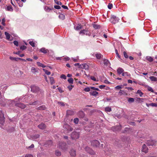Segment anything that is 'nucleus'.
<instances>
[{
    "label": "nucleus",
    "instance_id": "1",
    "mask_svg": "<svg viewBox=\"0 0 157 157\" xmlns=\"http://www.w3.org/2000/svg\"><path fill=\"white\" fill-rule=\"evenodd\" d=\"M119 19L114 15H111L110 19V22L112 24H115L118 23Z\"/></svg>",
    "mask_w": 157,
    "mask_h": 157
},
{
    "label": "nucleus",
    "instance_id": "2",
    "mask_svg": "<svg viewBox=\"0 0 157 157\" xmlns=\"http://www.w3.org/2000/svg\"><path fill=\"white\" fill-rule=\"evenodd\" d=\"M5 122V117L4 114L2 110H0V127L3 128L2 127Z\"/></svg>",
    "mask_w": 157,
    "mask_h": 157
},
{
    "label": "nucleus",
    "instance_id": "3",
    "mask_svg": "<svg viewBox=\"0 0 157 157\" xmlns=\"http://www.w3.org/2000/svg\"><path fill=\"white\" fill-rule=\"evenodd\" d=\"M59 147L63 151H67V150L68 147L66 144L63 142H61L59 144Z\"/></svg>",
    "mask_w": 157,
    "mask_h": 157
},
{
    "label": "nucleus",
    "instance_id": "4",
    "mask_svg": "<svg viewBox=\"0 0 157 157\" xmlns=\"http://www.w3.org/2000/svg\"><path fill=\"white\" fill-rule=\"evenodd\" d=\"M79 33L82 35L85 34L89 36H90L91 35V33L88 29L81 30L80 31Z\"/></svg>",
    "mask_w": 157,
    "mask_h": 157
},
{
    "label": "nucleus",
    "instance_id": "5",
    "mask_svg": "<svg viewBox=\"0 0 157 157\" xmlns=\"http://www.w3.org/2000/svg\"><path fill=\"white\" fill-rule=\"evenodd\" d=\"M31 91L33 93H37L40 91L39 87L35 85H33L31 86Z\"/></svg>",
    "mask_w": 157,
    "mask_h": 157
},
{
    "label": "nucleus",
    "instance_id": "6",
    "mask_svg": "<svg viewBox=\"0 0 157 157\" xmlns=\"http://www.w3.org/2000/svg\"><path fill=\"white\" fill-rule=\"evenodd\" d=\"M79 133L76 132H73L71 134V138L73 139H78L79 137Z\"/></svg>",
    "mask_w": 157,
    "mask_h": 157
},
{
    "label": "nucleus",
    "instance_id": "7",
    "mask_svg": "<svg viewBox=\"0 0 157 157\" xmlns=\"http://www.w3.org/2000/svg\"><path fill=\"white\" fill-rule=\"evenodd\" d=\"M63 128L68 132L71 131L73 130L72 128L67 124H65L63 125Z\"/></svg>",
    "mask_w": 157,
    "mask_h": 157
},
{
    "label": "nucleus",
    "instance_id": "8",
    "mask_svg": "<svg viewBox=\"0 0 157 157\" xmlns=\"http://www.w3.org/2000/svg\"><path fill=\"white\" fill-rule=\"evenodd\" d=\"M91 145L93 146L98 147L99 145V142L97 140H93L91 142Z\"/></svg>",
    "mask_w": 157,
    "mask_h": 157
},
{
    "label": "nucleus",
    "instance_id": "9",
    "mask_svg": "<svg viewBox=\"0 0 157 157\" xmlns=\"http://www.w3.org/2000/svg\"><path fill=\"white\" fill-rule=\"evenodd\" d=\"M122 128L121 126L120 125H117L112 128V129L114 131L120 130Z\"/></svg>",
    "mask_w": 157,
    "mask_h": 157
},
{
    "label": "nucleus",
    "instance_id": "10",
    "mask_svg": "<svg viewBox=\"0 0 157 157\" xmlns=\"http://www.w3.org/2000/svg\"><path fill=\"white\" fill-rule=\"evenodd\" d=\"M148 148L145 144H144L142 146V151L145 153H147L148 152Z\"/></svg>",
    "mask_w": 157,
    "mask_h": 157
},
{
    "label": "nucleus",
    "instance_id": "11",
    "mask_svg": "<svg viewBox=\"0 0 157 157\" xmlns=\"http://www.w3.org/2000/svg\"><path fill=\"white\" fill-rule=\"evenodd\" d=\"M85 150L88 153H89L93 155L94 154V152L89 147H86L85 148Z\"/></svg>",
    "mask_w": 157,
    "mask_h": 157
},
{
    "label": "nucleus",
    "instance_id": "12",
    "mask_svg": "<svg viewBox=\"0 0 157 157\" xmlns=\"http://www.w3.org/2000/svg\"><path fill=\"white\" fill-rule=\"evenodd\" d=\"M78 117L81 118H83L85 116V114L82 111H79L78 113Z\"/></svg>",
    "mask_w": 157,
    "mask_h": 157
},
{
    "label": "nucleus",
    "instance_id": "13",
    "mask_svg": "<svg viewBox=\"0 0 157 157\" xmlns=\"http://www.w3.org/2000/svg\"><path fill=\"white\" fill-rule=\"evenodd\" d=\"M15 105L22 109H24L25 108L26 106L25 105L22 103H21L16 104Z\"/></svg>",
    "mask_w": 157,
    "mask_h": 157
},
{
    "label": "nucleus",
    "instance_id": "14",
    "mask_svg": "<svg viewBox=\"0 0 157 157\" xmlns=\"http://www.w3.org/2000/svg\"><path fill=\"white\" fill-rule=\"evenodd\" d=\"M45 10L47 12H50L51 10H53V8L52 7L51 8L49 7L48 6H45L44 7Z\"/></svg>",
    "mask_w": 157,
    "mask_h": 157
},
{
    "label": "nucleus",
    "instance_id": "15",
    "mask_svg": "<svg viewBox=\"0 0 157 157\" xmlns=\"http://www.w3.org/2000/svg\"><path fill=\"white\" fill-rule=\"evenodd\" d=\"M70 155L72 156H75L76 155L75 151L74 149H71L70 152Z\"/></svg>",
    "mask_w": 157,
    "mask_h": 157
},
{
    "label": "nucleus",
    "instance_id": "16",
    "mask_svg": "<svg viewBox=\"0 0 157 157\" xmlns=\"http://www.w3.org/2000/svg\"><path fill=\"white\" fill-rule=\"evenodd\" d=\"M104 65L108 66L110 64L109 61L107 59H103Z\"/></svg>",
    "mask_w": 157,
    "mask_h": 157
},
{
    "label": "nucleus",
    "instance_id": "17",
    "mask_svg": "<svg viewBox=\"0 0 157 157\" xmlns=\"http://www.w3.org/2000/svg\"><path fill=\"white\" fill-rule=\"evenodd\" d=\"M67 115H72L74 114V112L72 110H68L67 111Z\"/></svg>",
    "mask_w": 157,
    "mask_h": 157
},
{
    "label": "nucleus",
    "instance_id": "18",
    "mask_svg": "<svg viewBox=\"0 0 157 157\" xmlns=\"http://www.w3.org/2000/svg\"><path fill=\"white\" fill-rule=\"evenodd\" d=\"M98 94V92L95 91H91L90 92V95L94 96H97Z\"/></svg>",
    "mask_w": 157,
    "mask_h": 157
},
{
    "label": "nucleus",
    "instance_id": "19",
    "mask_svg": "<svg viewBox=\"0 0 157 157\" xmlns=\"http://www.w3.org/2000/svg\"><path fill=\"white\" fill-rule=\"evenodd\" d=\"M38 127L40 129H43L45 128L46 125L43 123H41L38 125Z\"/></svg>",
    "mask_w": 157,
    "mask_h": 157
},
{
    "label": "nucleus",
    "instance_id": "20",
    "mask_svg": "<svg viewBox=\"0 0 157 157\" xmlns=\"http://www.w3.org/2000/svg\"><path fill=\"white\" fill-rule=\"evenodd\" d=\"M96 58L98 59H100L102 57L103 55L101 54L100 53H97L95 54Z\"/></svg>",
    "mask_w": 157,
    "mask_h": 157
},
{
    "label": "nucleus",
    "instance_id": "21",
    "mask_svg": "<svg viewBox=\"0 0 157 157\" xmlns=\"http://www.w3.org/2000/svg\"><path fill=\"white\" fill-rule=\"evenodd\" d=\"M117 71L118 74L120 75L123 72L124 70L122 68L119 67L117 69Z\"/></svg>",
    "mask_w": 157,
    "mask_h": 157
},
{
    "label": "nucleus",
    "instance_id": "22",
    "mask_svg": "<svg viewBox=\"0 0 157 157\" xmlns=\"http://www.w3.org/2000/svg\"><path fill=\"white\" fill-rule=\"evenodd\" d=\"M46 107L44 105H42L37 108L38 110H44L46 109Z\"/></svg>",
    "mask_w": 157,
    "mask_h": 157
},
{
    "label": "nucleus",
    "instance_id": "23",
    "mask_svg": "<svg viewBox=\"0 0 157 157\" xmlns=\"http://www.w3.org/2000/svg\"><path fill=\"white\" fill-rule=\"evenodd\" d=\"M122 75L126 78L128 77H129L130 76V74H129L128 72H124L122 74Z\"/></svg>",
    "mask_w": 157,
    "mask_h": 157
},
{
    "label": "nucleus",
    "instance_id": "24",
    "mask_svg": "<svg viewBox=\"0 0 157 157\" xmlns=\"http://www.w3.org/2000/svg\"><path fill=\"white\" fill-rule=\"evenodd\" d=\"M136 101L139 103L142 102H144V99L139 98H136L135 99Z\"/></svg>",
    "mask_w": 157,
    "mask_h": 157
},
{
    "label": "nucleus",
    "instance_id": "25",
    "mask_svg": "<svg viewBox=\"0 0 157 157\" xmlns=\"http://www.w3.org/2000/svg\"><path fill=\"white\" fill-rule=\"evenodd\" d=\"M146 59L150 62H151L153 60V58L151 56H147L146 57Z\"/></svg>",
    "mask_w": 157,
    "mask_h": 157
},
{
    "label": "nucleus",
    "instance_id": "26",
    "mask_svg": "<svg viewBox=\"0 0 157 157\" xmlns=\"http://www.w3.org/2000/svg\"><path fill=\"white\" fill-rule=\"evenodd\" d=\"M40 51L45 54L47 53L48 50L44 48H42L40 49Z\"/></svg>",
    "mask_w": 157,
    "mask_h": 157
},
{
    "label": "nucleus",
    "instance_id": "27",
    "mask_svg": "<svg viewBox=\"0 0 157 157\" xmlns=\"http://www.w3.org/2000/svg\"><path fill=\"white\" fill-rule=\"evenodd\" d=\"M6 9L8 11H12L13 10V8L11 6H8Z\"/></svg>",
    "mask_w": 157,
    "mask_h": 157
},
{
    "label": "nucleus",
    "instance_id": "28",
    "mask_svg": "<svg viewBox=\"0 0 157 157\" xmlns=\"http://www.w3.org/2000/svg\"><path fill=\"white\" fill-rule=\"evenodd\" d=\"M93 25L94 28L95 29H99L100 28V25L97 24H93Z\"/></svg>",
    "mask_w": 157,
    "mask_h": 157
},
{
    "label": "nucleus",
    "instance_id": "29",
    "mask_svg": "<svg viewBox=\"0 0 157 157\" xmlns=\"http://www.w3.org/2000/svg\"><path fill=\"white\" fill-rule=\"evenodd\" d=\"M31 70L32 72L35 73L37 72L38 70L37 68H35L33 67H31Z\"/></svg>",
    "mask_w": 157,
    "mask_h": 157
},
{
    "label": "nucleus",
    "instance_id": "30",
    "mask_svg": "<svg viewBox=\"0 0 157 157\" xmlns=\"http://www.w3.org/2000/svg\"><path fill=\"white\" fill-rule=\"evenodd\" d=\"M6 104V102L5 101L4 99H1L0 101V104L2 106H4Z\"/></svg>",
    "mask_w": 157,
    "mask_h": 157
},
{
    "label": "nucleus",
    "instance_id": "31",
    "mask_svg": "<svg viewBox=\"0 0 157 157\" xmlns=\"http://www.w3.org/2000/svg\"><path fill=\"white\" fill-rule=\"evenodd\" d=\"M82 27L81 25L78 24L75 28L76 30H78L82 29Z\"/></svg>",
    "mask_w": 157,
    "mask_h": 157
},
{
    "label": "nucleus",
    "instance_id": "32",
    "mask_svg": "<svg viewBox=\"0 0 157 157\" xmlns=\"http://www.w3.org/2000/svg\"><path fill=\"white\" fill-rule=\"evenodd\" d=\"M105 110L106 112H110L111 111L112 109L111 107L108 106L105 108Z\"/></svg>",
    "mask_w": 157,
    "mask_h": 157
},
{
    "label": "nucleus",
    "instance_id": "33",
    "mask_svg": "<svg viewBox=\"0 0 157 157\" xmlns=\"http://www.w3.org/2000/svg\"><path fill=\"white\" fill-rule=\"evenodd\" d=\"M52 144V141L51 140H50L46 142L45 145H48V146H50Z\"/></svg>",
    "mask_w": 157,
    "mask_h": 157
},
{
    "label": "nucleus",
    "instance_id": "34",
    "mask_svg": "<svg viewBox=\"0 0 157 157\" xmlns=\"http://www.w3.org/2000/svg\"><path fill=\"white\" fill-rule=\"evenodd\" d=\"M5 34L6 35V39L8 40L10 38V35L8 33L6 32L5 33Z\"/></svg>",
    "mask_w": 157,
    "mask_h": 157
},
{
    "label": "nucleus",
    "instance_id": "35",
    "mask_svg": "<svg viewBox=\"0 0 157 157\" xmlns=\"http://www.w3.org/2000/svg\"><path fill=\"white\" fill-rule=\"evenodd\" d=\"M136 94H139L140 96V97H142V96L143 95V93L141 92V91L140 90H138L137 92L136 93Z\"/></svg>",
    "mask_w": 157,
    "mask_h": 157
},
{
    "label": "nucleus",
    "instance_id": "36",
    "mask_svg": "<svg viewBox=\"0 0 157 157\" xmlns=\"http://www.w3.org/2000/svg\"><path fill=\"white\" fill-rule=\"evenodd\" d=\"M54 0L55 2V3L56 4H57V5H59V6L60 5V6H61L62 5V3L60 1H58V0Z\"/></svg>",
    "mask_w": 157,
    "mask_h": 157
},
{
    "label": "nucleus",
    "instance_id": "37",
    "mask_svg": "<svg viewBox=\"0 0 157 157\" xmlns=\"http://www.w3.org/2000/svg\"><path fill=\"white\" fill-rule=\"evenodd\" d=\"M59 18L63 20L65 19V16L63 14H61L59 15Z\"/></svg>",
    "mask_w": 157,
    "mask_h": 157
},
{
    "label": "nucleus",
    "instance_id": "38",
    "mask_svg": "<svg viewBox=\"0 0 157 157\" xmlns=\"http://www.w3.org/2000/svg\"><path fill=\"white\" fill-rule=\"evenodd\" d=\"M50 82L51 84L52 85L55 82L54 78L52 77H50Z\"/></svg>",
    "mask_w": 157,
    "mask_h": 157
},
{
    "label": "nucleus",
    "instance_id": "39",
    "mask_svg": "<svg viewBox=\"0 0 157 157\" xmlns=\"http://www.w3.org/2000/svg\"><path fill=\"white\" fill-rule=\"evenodd\" d=\"M37 64L38 66L41 67L43 68H44L45 67V66H44L42 63L39 62H37Z\"/></svg>",
    "mask_w": 157,
    "mask_h": 157
},
{
    "label": "nucleus",
    "instance_id": "40",
    "mask_svg": "<svg viewBox=\"0 0 157 157\" xmlns=\"http://www.w3.org/2000/svg\"><path fill=\"white\" fill-rule=\"evenodd\" d=\"M134 99L133 98H130L128 99V101L129 103H132L134 101Z\"/></svg>",
    "mask_w": 157,
    "mask_h": 157
},
{
    "label": "nucleus",
    "instance_id": "41",
    "mask_svg": "<svg viewBox=\"0 0 157 157\" xmlns=\"http://www.w3.org/2000/svg\"><path fill=\"white\" fill-rule=\"evenodd\" d=\"M39 134H36L33 136L32 138L33 140L36 139L39 137Z\"/></svg>",
    "mask_w": 157,
    "mask_h": 157
},
{
    "label": "nucleus",
    "instance_id": "42",
    "mask_svg": "<svg viewBox=\"0 0 157 157\" xmlns=\"http://www.w3.org/2000/svg\"><path fill=\"white\" fill-rule=\"evenodd\" d=\"M10 59L12 61H17V58L13 57L12 56L10 57Z\"/></svg>",
    "mask_w": 157,
    "mask_h": 157
},
{
    "label": "nucleus",
    "instance_id": "43",
    "mask_svg": "<svg viewBox=\"0 0 157 157\" xmlns=\"http://www.w3.org/2000/svg\"><path fill=\"white\" fill-rule=\"evenodd\" d=\"M68 82L70 83L71 84L73 83V79L72 78H70L69 79H68Z\"/></svg>",
    "mask_w": 157,
    "mask_h": 157
},
{
    "label": "nucleus",
    "instance_id": "44",
    "mask_svg": "<svg viewBox=\"0 0 157 157\" xmlns=\"http://www.w3.org/2000/svg\"><path fill=\"white\" fill-rule=\"evenodd\" d=\"M55 154L57 156H60L61 155V153L60 151H58V150H56Z\"/></svg>",
    "mask_w": 157,
    "mask_h": 157
},
{
    "label": "nucleus",
    "instance_id": "45",
    "mask_svg": "<svg viewBox=\"0 0 157 157\" xmlns=\"http://www.w3.org/2000/svg\"><path fill=\"white\" fill-rule=\"evenodd\" d=\"M149 105L151 106L152 107H157V103H151L149 104Z\"/></svg>",
    "mask_w": 157,
    "mask_h": 157
},
{
    "label": "nucleus",
    "instance_id": "46",
    "mask_svg": "<svg viewBox=\"0 0 157 157\" xmlns=\"http://www.w3.org/2000/svg\"><path fill=\"white\" fill-rule=\"evenodd\" d=\"M43 70L46 74L48 75L51 74V72L50 71H48V70L44 69H43Z\"/></svg>",
    "mask_w": 157,
    "mask_h": 157
},
{
    "label": "nucleus",
    "instance_id": "47",
    "mask_svg": "<svg viewBox=\"0 0 157 157\" xmlns=\"http://www.w3.org/2000/svg\"><path fill=\"white\" fill-rule=\"evenodd\" d=\"M78 121L79 120L77 118H75L74 120V122L76 124H78Z\"/></svg>",
    "mask_w": 157,
    "mask_h": 157
},
{
    "label": "nucleus",
    "instance_id": "48",
    "mask_svg": "<svg viewBox=\"0 0 157 157\" xmlns=\"http://www.w3.org/2000/svg\"><path fill=\"white\" fill-rule=\"evenodd\" d=\"M14 128L12 127L10 128L8 130V132H11L14 131Z\"/></svg>",
    "mask_w": 157,
    "mask_h": 157
},
{
    "label": "nucleus",
    "instance_id": "49",
    "mask_svg": "<svg viewBox=\"0 0 157 157\" xmlns=\"http://www.w3.org/2000/svg\"><path fill=\"white\" fill-rule=\"evenodd\" d=\"M26 48L27 47L25 45L21 46L20 47V49L22 50H25V49H26Z\"/></svg>",
    "mask_w": 157,
    "mask_h": 157
},
{
    "label": "nucleus",
    "instance_id": "50",
    "mask_svg": "<svg viewBox=\"0 0 157 157\" xmlns=\"http://www.w3.org/2000/svg\"><path fill=\"white\" fill-rule=\"evenodd\" d=\"M122 86L121 85H118L117 86H116L115 87V88H116L117 89L119 90L121 89L122 88Z\"/></svg>",
    "mask_w": 157,
    "mask_h": 157
},
{
    "label": "nucleus",
    "instance_id": "51",
    "mask_svg": "<svg viewBox=\"0 0 157 157\" xmlns=\"http://www.w3.org/2000/svg\"><path fill=\"white\" fill-rule=\"evenodd\" d=\"M90 87H86V88H85L84 89V90L86 92H89L90 91Z\"/></svg>",
    "mask_w": 157,
    "mask_h": 157
},
{
    "label": "nucleus",
    "instance_id": "52",
    "mask_svg": "<svg viewBox=\"0 0 157 157\" xmlns=\"http://www.w3.org/2000/svg\"><path fill=\"white\" fill-rule=\"evenodd\" d=\"M29 43L32 47H34L35 46V43L33 41H30Z\"/></svg>",
    "mask_w": 157,
    "mask_h": 157
},
{
    "label": "nucleus",
    "instance_id": "53",
    "mask_svg": "<svg viewBox=\"0 0 157 157\" xmlns=\"http://www.w3.org/2000/svg\"><path fill=\"white\" fill-rule=\"evenodd\" d=\"M54 8L57 10H59L61 9V7L59 5H55L54 6Z\"/></svg>",
    "mask_w": 157,
    "mask_h": 157
},
{
    "label": "nucleus",
    "instance_id": "54",
    "mask_svg": "<svg viewBox=\"0 0 157 157\" xmlns=\"http://www.w3.org/2000/svg\"><path fill=\"white\" fill-rule=\"evenodd\" d=\"M123 54L124 57L126 58H128V56L126 52H123Z\"/></svg>",
    "mask_w": 157,
    "mask_h": 157
},
{
    "label": "nucleus",
    "instance_id": "55",
    "mask_svg": "<svg viewBox=\"0 0 157 157\" xmlns=\"http://www.w3.org/2000/svg\"><path fill=\"white\" fill-rule=\"evenodd\" d=\"M58 104L59 105H60L62 106H64L65 105V104L64 102H58Z\"/></svg>",
    "mask_w": 157,
    "mask_h": 157
},
{
    "label": "nucleus",
    "instance_id": "56",
    "mask_svg": "<svg viewBox=\"0 0 157 157\" xmlns=\"http://www.w3.org/2000/svg\"><path fill=\"white\" fill-rule=\"evenodd\" d=\"M5 18H3L2 20V24L4 26H5L6 25V24L5 23Z\"/></svg>",
    "mask_w": 157,
    "mask_h": 157
},
{
    "label": "nucleus",
    "instance_id": "57",
    "mask_svg": "<svg viewBox=\"0 0 157 157\" xmlns=\"http://www.w3.org/2000/svg\"><path fill=\"white\" fill-rule=\"evenodd\" d=\"M74 86L72 85H70L68 86L67 88L70 91H71L73 87Z\"/></svg>",
    "mask_w": 157,
    "mask_h": 157
},
{
    "label": "nucleus",
    "instance_id": "58",
    "mask_svg": "<svg viewBox=\"0 0 157 157\" xmlns=\"http://www.w3.org/2000/svg\"><path fill=\"white\" fill-rule=\"evenodd\" d=\"M13 43L14 44L16 45V46H18V42L17 41H14L13 42Z\"/></svg>",
    "mask_w": 157,
    "mask_h": 157
},
{
    "label": "nucleus",
    "instance_id": "59",
    "mask_svg": "<svg viewBox=\"0 0 157 157\" xmlns=\"http://www.w3.org/2000/svg\"><path fill=\"white\" fill-rule=\"evenodd\" d=\"M112 7H113V5H112V4L109 3V5L108 6V7L109 9H111L112 8Z\"/></svg>",
    "mask_w": 157,
    "mask_h": 157
},
{
    "label": "nucleus",
    "instance_id": "60",
    "mask_svg": "<svg viewBox=\"0 0 157 157\" xmlns=\"http://www.w3.org/2000/svg\"><path fill=\"white\" fill-rule=\"evenodd\" d=\"M60 78H63L64 79H66V76L63 74H62L61 75Z\"/></svg>",
    "mask_w": 157,
    "mask_h": 157
},
{
    "label": "nucleus",
    "instance_id": "61",
    "mask_svg": "<svg viewBox=\"0 0 157 157\" xmlns=\"http://www.w3.org/2000/svg\"><path fill=\"white\" fill-rule=\"evenodd\" d=\"M115 52H116V53L117 56L118 57V58H120L121 56L119 55V54H118V51L117 49L115 50Z\"/></svg>",
    "mask_w": 157,
    "mask_h": 157
},
{
    "label": "nucleus",
    "instance_id": "62",
    "mask_svg": "<svg viewBox=\"0 0 157 157\" xmlns=\"http://www.w3.org/2000/svg\"><path fill=\"white\" fill-rule=\"evenodd\" d=\"M86 65L85 64H82V65H79V67L80 68H85V67Z\"/></svg>",
    "mask_w": 157,
    "mask_h": 157
},
{
    "label": "nucleus",
    "instance_id": "63",
    "mask_svg": "<svg viewBox=\"0 0 157 157\" xmlns=\"http://www.w3.org/2000/svg\"><path fill=\"white\" fill-rule=\"evenodd\" d=\"M148 90L149 91H151L152 92H154V90L152 88L150 87H149L148 88Z\"/></svg>",
    "mask_w": 157,
    "mask_h": 157
},
{
    "label": "nucleus",
    "instance_id": "64",
    "mask_svg": "<svg viewBox=\"0 0 157 157\" xmlns=\"http://www.w3.org/2000/svg\"><path fill=\"white\" fill-rule=\"evenodd\" d=\"M25 156V157H34L32 155L30 154H26Z\"/></svg>",
    "mask_w": 157,
    "mask_h": 157
}]
</instances>
